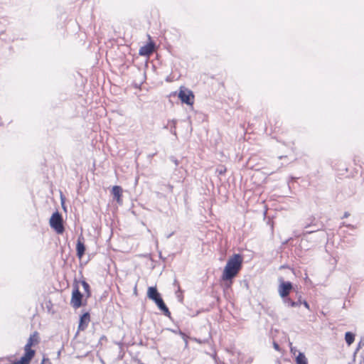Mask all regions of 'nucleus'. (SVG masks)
Returning a JSON list of instances; mask_svg holds the SVG:
<instances>
[{
    "mask_svg": "<svg viewBox=\"0 0 364 364\" xmlns=\"http://www.w3.org/2000/svg\"><path fill=\"white\" fill-rule=\"evenodd\" d=\"M316 231H317V230H306L304 234H310V233L314 232Z\"/></svg>",
    "mask_w": 364,
    "mask_h": 364,
    "instance_id": "393cba45",
    "label": "nucleus"
},
{
    "mask_svg": "<svg viewBox=\"0 0 364 364\" xmlns=\"http://www.w3.org/2000/svg\"><path fill=\"white\" fill-rule=\"evenodd\" d=\"M284 304H287L289 306H291V301H293L291 299L287 297L282 298Z\"/></svg>",
    "mask_w": 364,
    "mask_h": 364,
    "instance_id": "6ab92c4d",
    "label": "nucleus"
},
{
    "mask_svg": "<svg viewBox=\"0 0 364 364\" xmlns=\"http://www.w3.org/2000/svg\"><path fill=\"white\" fill-rule=\"evenodd\" d=\"M182 335H183V339H184V341L186 342V345H187L188 344V341H187V339L186 338V335L184 333H182Z\"/></svg>",
    "mask_w": 364,
    "mask_h": 364,
    "instance_id": "bb28decb",
    "label": "nucleus"
},
{
    "mask_svg": "<svg viewBox=\"0 0 364 364\" xmlns=\"http://www.w3.org/2000/svg\"><path fill=\"white\" fill-rule=\"evenodd\" d=\"M301 304V301L299 299L298 301H291V307H298Z\"/></svg>",
    "mask_w": 364,
    "mask_h": 364,
    "instance_id": "a211bd4d",
    "label": "nucleus"
},
{
    "mask_svg": "<svg viewBox=\"0 0 364 364\" xmlns=\"http://www.w3.org/2000/svg\"><path fill=\"white\" fill-rule=\"evenodd\" d=\"M349 215H350V214H349L348 212H346V213H344V215H343V218H348V217L349 216Z\"/></svg>",
    "mask_w": 364,
    "mask_h": 364,
    "instance_id": "cd10ccee",
    "label": "nucleus"
},
{
    "mask_svg": "<svg viewBox=\"0 0 364 364\" xmlns=\"http://www.w3.org/2000/svg\"><path fill=\"white\" fill-rule=\"evenodd\" d=\"M292 288V284L290 282H282L278 288L279 296L282 298L288 296Z\"/></svg>",
    "mask_w": 364,
    "mask_h": 364,
    "instance_id": "423d86ee",
    "label": "nucleus"
},
{
    "mask_svg": "<svg viewBox=\"0 0 364 364\" xmlns=\"http://www.w3.org/2000/svg\"><path fill=\"white\" fill-rule=\"evenodd\" d=\"M242 257L239 254H235L230 257L224 268L222 279L223 281L232 280L242 268Z\"/></svg>",
    "mask_w": 364,
    "mask_h": 364,
    "instance_id": "f257e3e1",
    "label": "nucleus"
},
{
    "mask_svg": "<svg viewBox=\"0 0 364 364\" xmlns=\"http://www.w3.org/2000/svg\"><path fill=\"white\" fill-rule=\"evenodd\" d=\"M154 50V46L152 43H148L140 48L139 54L143 56H148L153 53Z\"/></svg>",
    "mask_w": 364,
    "mask_h": 364,
    "instance_id": "6e6552de",
    "label": "nucleus"
},
{
    "mask_svg": "<svg viewBox=\"0 0 364 364\" xmlns=\"http://www.w3.org/2000/svg\"><path fill=\"white\" fill-rule=\"evenodd\" d=\"M343 225H345L344 223H343ZM346 226L348 227V228H354V226L351 225H346Z\"/></svg>",
    "mask_w": 364,
    "mask_h": 364,
    "instance_id": "c85d7f7f",
    "label": "nucleus"
},
{
    "mask_svg": "<svg viewBox=\"0 0 364 364\" xmlns=\"http://www.w3.org/2000/svg\"><path fill=\"white\" fill-rule=\"evenodd\" d=\"M12 364H29V362L22 356L20 360L14 362Z\"/></svg>",
    "mask_w": 364,
    "mask_h": 364,
    "instance_id": "f3484780",
    "label": "nucleus"
},
{
    "mask_svg": "<svg viewBox=\"0 0 364 364\" xmlns=\"http://www.w3.org/2000/svg\"><path fill=\"white\" fill-rule=\"evenodd\" d=\"M273 346H274V348L275 350H279V346L278 343H277L276 342H274Z\"/></svg>",
    "mask_w": 364,
    "mask_h": 364,
    "instance_id": "4be33fe9",
    "label": "nucleus"
},
{
    "mask_svg": "<svg viewBox=\"0 0 364 364\" xmlns=\"http://www.w3.org/2000/svg\"><path fill=\"white\" fill-rule=\"evenodd\" d=\"M168 124H171V133L175 136H176V120H171L168 122Z\"/></svg>",
    "mask_w": 364,
    "mask_h": 364,
    "instance_id": "dca6fc26",
    "label": "nucleus"
},
{
    "mask_svg": "<svg viewBox=\"0 0 364 364\" xmlns=\"http://www.w3.org/2000/svg\"><path fill=\"white\" fill-rule=\"evenodd\" d=\"M218 171L220 175H222V174H223L225 172V168L218 169Z\"/></svg>",
    "mask_w": 364,
    "mask_h": 364,
    "instance_id": "5701e85b",
    "label": "nucleus"
},
{
    "mask_svg": "<svg viewBox=\"0 0 364 364\" xmlns=\"http://www.w3.org/2000/svg\"><path fill=\"white\" fill-rule=\"evenodd\" d=\"M122 188L119 186H113L112 189V194L114 198L117 201L118 203H122Z\"/></svg>",
    "mask_w": 364,
    "mask_h": 364,
    "instance_id": "9d476101",
    "label": "nucleus"
},
{
    "mask_svg": "<svg viewBox=\"0 0 364 364\" xmlns=\"http://www.w3.org/2000/svg\"><path fill=\"white\" fill-rule=\"evenodd\" d=\"M345 340L348 346H350L355 340V334L351 332H346L345 334Z\"/></svg>",
    "mask_w": 364,
    "mask_h": 364,
    "instance_id": "ddd939ff",
    "label": "nucleus"
},
{
    "mask_svg": "<svg viewBox=\"0 0 364 364\" xmlns=\"http://www.w3.org/2000/svg\"><path fill=\"white\" fill-rule=\"evenodd\" d=\"M168 189H169L171 191H172V190H173V186L169 184V185H168Z\"/></svg>",
    "mask_w": 364,
    "mask_h": 364,
    "instance_id": "c756f323",
    "label": "nucleus"
},
{
    "mask_svg": "<svg viewBox=\"0 0 364 364\" xmlns=\"http://www.w3.org/2000/svg\"><path fill=\"white\" fill-rule=\"evenodd\" d=\"M170 160L174 163V164L176 165V166H178L179 164V162L174 157V156H171L170 157Z\"/></svg>",
    "mask_w": 364,
    "mask_h": 364,
    "instance_id": "aec40b11",
    "label": "nucleus"
},
{
    "mask_svg": "<svg viewBox=\"0 0 364 364\" xmlns=\"http://www.w3.org/2000/svg\"><path fill=\"white\" fill-rule=\"evenodd\" d=\"M38 333L36 332H35L34 333H33L32 335L30 336V337L27 341V343L25 346V348H31V347L35 343H38Z\"/></svg>",
    "mask_w": 364,
    "mask_h": 364,
    "instance_id": "9b49d317",
    "label": "nucleus"
},
{
    "mask_svg": "<svg viewBox=\"0 0 364 364\" xmlns=\"http://www.w3.org/2000/svg\"><path fill=\"white\" fill-rule=\"evenodd\" d=\"M178 98L183 103H186L188 105H192L194 102V95L193 92L185 87H181Z\"/></svg>",
    "mask_w": 364,
    "mask_h": 364,
    "instance_id": "20e7f679",
    "label": "nucleus"
},
{
    "mask_svg": "<svg viewBox=\"0 0 364 364\" xmlns=\"http://www.w3.org/2000/svg\"><path fill=\"white\" fill-rule=\"evenodd\" d=\"M50 225L58 234H62L64 232L63 218L62 215L59 213V212L56 211L54 213H53L50 219Z\"/></svg>",
    "mask_w": 364,
    "mask_h": 364,
    "instance_id": "7ed1b4c3",
    "label": "nucleus"
},
{
    "mask_svg": "<svg viewBox=\"0 0 364 364\" xmlns=\"http://www.w3.org/2000/svg\"><path fill=\"white\" fill-rule=\"evenodd\" d=\"M81 284L82 286V288L85 291V292L87 294V296L89 297L90 296V285L89 284L85 281H82Z\"/></svg>",
    "mask_w": 364,
    "mask_h": 364,
    "instance_id": "2eb2a0df",
    "label": "nucleus"
},
{
    "mask_svg": "<svg viewBox=\"0 0 364 364\" xmlns=\"http://www.w3.org/2000/svg\"><path fill=\"white\" fill-rule=\"evenodd\" d=\"M147 296L155 302L158 308L164 313L165 316L168 317L170 316L171 313L156 287H149Z\"/></svg>",
    "mask_w": 364,
    "mask_h": 364,
    "instance_id": "f03ea898",
    "label": "nucleus"
},
{
    "mask_svg": "<svg viewBox=\"0 0 364 364\" xmlns=\"http://www.w3.org/2000/svg\"><path fill=\"white\" fill-rule=\"evenodd\" d=\"M308 227H309V225H305V226H304V228H306V229Z\"/></svg>",
    "mask_w": 364,
    "mask_h": 364,
    "instance_id": "7c9ffc66",
    "label": "nucleus"
},
{
    "mask_svg": "<svg viewBox=\"0 0 364 364\" xmlns=\"http://www.w3.org/2000/svg\"><path fill=\"white\" fill-rule=\"evenodd\" d=\"M25 354L23 355V358H26V360L29 363L35 355V350L31 348H24Z\"/></svg>",
    "mask_w": 364,
    "mask_h": 364,
    "instance_id": "f8f14e48",
    "label": "nucleus"
},
{
    "mask_svg": "<svg viewBox=\"0 0 364 364\" xmlns=\"http://www.w3.org/2000/svg\"><path fill=\"white\" fill-rule=\"evenodd\" d=\"M90 321V314L89 313L83 314L80 318V323L78 326V329L83 331L87 326Z\"/></svg>",
    "mask_w": 364,
    "mask_h": 364,
    "instance_id": "1a4fd4ad",
    "label": "nucleus"
},
{
    "mask_svg": "<svg viewBox=\"0 0 364 364\" xmlns=\"http://www.w3.org/2000/svg\"><path fill=\"white\" fill-rule=\"evenodd\" d=\"M296 364H308L307 359L305 355L302 353H299L296 358Z\"/></svg>",
    "mask_w": 364,
    "mask_h": 364,
    "instance_id": "4468645a",
    "label": "nucleus"
},
{
    "mask_svg": "<svg viewBox=\"0 0 364 364\" xmlns=\"http://www.w3.org/2000/svg\"><path fill=\"white\" fill-rule=\"evenodd\" d=\"M47 363H50V360L48 358H43L41 364H47Z\"/></svg>",
    "mask_w": 364,
    "mask_h": 364,
    "instance_id": "412c9836",
    "label": "nucleus"
},
{
    "mask_svg": "<svg viewBox=\"0 0 364 364\" xmlns=\"http://www.w3.org/2000/svg\"><path fill=\"white\" fill-rule=\"evenodd\" d=\"M301 304H304V306L306 309H309V304H308V302H307V301H301Z\"/></svg>",
    "mask_w": 364,
    "mask_h": 364,
    "instance_id": "b1692460",
    "label": "nucleus"
},
{
    "mask_svg": "<svg viewBox=\"0 0 364 364\" xmlns=\"http://www.w3.org/2000/svg\"><path fill=\"white\" fill-rule=\"evenodd\" d=\"M194 340H195L197 343H205V341H202L201 340L198 339V338H195Z\"/></svg>",
    "mask_w": 364,
    "mask_h": 364,
    "instance_id": "a878e982",
    "label": "nucleus"
},
{
    "mask_svg": "<svg viewBox=\"0 0 364 364\" xmlns=\"http://www.w3.org/2000/svg\"><path fill=\"white\" fill-rule=\"evenodd\" d=\"M84 238L82 236H80L77 239V245H76V251L77 255L79 258H81L85 254V246L83 242Z\"/></svg>",
    "mask_w": 364,
    "mask_h": 364,
    "instance_id": "0eeeda50",
    "label": "nucleus"
},
{
    "mask_svg": "<svg viewBox=\"0 0 364 364\" xmlns=\"http://www.w3.org/2000/svg\"><path fill=\"white\" fill-rule=\"evenodd\" d=\"M82 294L79 291L78 287H75L72 293L70 304L74 309H78L82 306Z\"/></svg>",
    "mask_w": 364,
    "mask_h": 364,
    "instance_id": "39448f33",
    "label": "nucleus"
}]
</instances>
